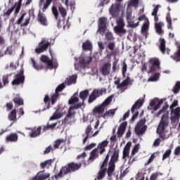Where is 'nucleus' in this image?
Returning a JSON list of instances; mask_svg holds the SVG:
<instances>
[{"label": "nucleus", "mask_w": 180, "mask_h": 180, "mask_svg": "<svg viewBox=\"0 0 180 180\" xmlns=\"http://www.w3.org/2000/svg\"><path fill=\"white\" fill-rule=\"evenodd\" d=\"M172 152V150H171V149L166 150L165 153L162 155V160L164 161V160H167V158H168V157H169L171 155Z\"/></svg>", "instance_id": "nucleus-61"}, {"label": "nucleus", "mask_w": 180, "mask_h": 180, "mask_svg": "<svg viewBox=\"0 0 180 180\" xmlns=\"http://www.w3.org/2000/svg\"><path fill=\"white\" fill-rule=\"evenodd\" d=\"M115 95H111L108 96L104 102H103L102 105L105 108V106H108V105H110V103L112 102V100L113 99Z\"/></svg>", "instance_id": "nucleus-48"}, {"label": "nucleus", "mask_w": 180, "mask_h": 180, "mask_svg": "<svg viewBox=\"0 0 180 180\" xmlns=\"http://www.w3.org/2000/svg\"><path fill=\"white\" fill-rule=\"evenodd\" d=\"M81 168H82V162H70L65 166L61 167L59 173L55 174V179H60V178H63V176H65V175H68V174H72V172L79 171Z\"/></svg>", "instance_id": "nucleus-1"}, {"label": "nucleus", "mask_w": 180, "mask_h": 180, "mask_svg": "<svg viewBox=\"0 0 180 180\" xmlns=\"http://www.w3.org/2000/svg\"><path fill=\"white\" fill-rule=\"evenodd\" d=\"M164 25V23L162 22H155V27L156 30V33L158 34H163L164 31H162V26Z\"/></svg>", "instance_id": "nucleus-39"}, {"label": "nucleus", "mask_w": 180, "mask_h": 180, "mask_svg": "<svg viewBox=\"0 0 180 180\" xmlns=\"http://www.w3.org/2000/svg\"><path fill=\"white\" fill-rule=\"evenodd\" d=\"M180 91V82H176L174 86L172 89L174 94H178Z\"/></svg>", "instance_id": "nucleus-56"}, {"label": "nucleus", "mask_w": 180, "mask_h": 180, "mask_svg": "<svg viewBox=\"0 0 180 180\" xmlns=\"http://www.w3.org/2000/svg\"><path fill=\"white\" fill-rule=\"evenodd\" d=\"M126 127H127V122H124L120 124L117 132L118 137H122L123 134H124V131H126Z\"/></svg>", "instance_id": "nucleus-24"}, {"label": "nucleus", "mask_w": 180, "mask_h": 180, "mask_svg": "<svg viewBox=\"0 0 180 180\" xmlns=\"http://www.w3.org/2000/svg\"><path fill=\"white\" fill-rule=\"evenodd\" d=\"M79 102V98H78V93H75L73 96L69 99V105H75Z\"/></svg>", "instance_id": "nucleus-38"}, {"label": "nucleus", "mask_w": 180, "mask_h": 180, "mask_svg": "<svg viewBox=\"0 0 180 180\" xmlns=\"http://www.w3.org/2000/svg\"><path fill=\"white\" fill-rule=\"evenodd\" d=\"M106 40H113V34L110 32H108L105 34Z\"/></svg>", "instance_id": "nucleus-63"}, {"label": "nucleus", "mask_w": 180, "mask_h": 180, "mask_svg": "<svg viewBox=\"0 0 180 180\" xmlns=\"http://www.w3.org/2000/svg\"><path fill=\"white\" fill-rule=\"evenodd\" d=\"M106 171H108V169L106 167H102L100 166V170L98 171L97 174V177L94 179V180H102L105 176H106Z\"/></svg>", "instance_id": "nucleus-26"}, {"label": "nucleus", "mask_w": 180, "mask_h": 180, "mask_svg": "<svg viewBox=\"0 0 180 180\" xmlns=\"http://www.w3.org/2000/svg\"><path fill=\"white\" fill-rule=\"evenodd\" d=\"M65 88V85L64 84H61L57 86V88L55 90V93L60 94L59 92H62Z\"/></svg>", "instance_id": "nucleus-59"}, {"label": "nucleus", "mask_w": 180, "mask_h": 180, "mask_svg": "<svg viewBox=\"0 0 180 180\" xmlns=\"http://www.w3.org/2000/svg\"><path fill=\"white\" fill-rule=\"evenodd\" d=\"M18 140H19V136L17 133H11L5 139L6 143H16Z\"/></svg>", "instance_id": "nucleus-20"}, {"label": "nucleus", "mask_w": 180, "mask_h": 180, "mask_svg": "<svg viewBox=\"0 0 180 180\" xmlns=\"http://www.w3.org/2000/svg\"><path fill=\"white\" fill-rule=\"evenodd\" d=\"M119 149H115L113 152V154L111 156L110 163L111 164H116L117 161H119Z\"/></svg>", "instance_id": "nucleus-29"}, {"label": "nucleus", "mask_w": 180, "mask_h": 180, "mask_svg": "<svg viewBox=\"0 0 180 180\" xmlns=\"http://www.w3.org/2000/svg\"><path fill=\"white\" fill-rule=\"evenodd\" d=\"M26 130H30L29 136L31 139H36L41 135V130H43V126L27 127Z\"/></svg>", "instance_id": "nucleus-11"}, {"label": "nucleus", "mask_w": 180, "mask_h": 180, "mask_svg": "<svg viewBox=\"0 0 180 180\" xmlns=\"http://www.w3.org/2000/svg\"><path fill=\"white\" fill-rule=\"evenodd\" d=\"M92 49H94V47L89 40H86L82 44V50H84V51H92Z\"/></svg>", "instance_id": "nucleus-32"}, {"label": "nucleus", "mask_w": 180, "mask_h": 180, "mask_svg": "<svg viewBox=\"0 0 180 180\" xmlns=\"http://www.w3.org/2000/svg\"><path fill=\"white\" fill-rule=\"evenodd\" d=\"M50 178V174H40L39 172L35 176L32 177L30 180H46Z\"/></svg>", "instance_id": "nucleus-31"}, {"label": "nucleus", "mask_w": 180, "mask_h": 180, "mask_svg": "<svg viewBox=\"0 0 180 180\" xmlns=\"http://www.w3.org/2000/svg\"><path fill=\"white\" fill-rule=\"evenodd\" d=\"M98 157H99L98 149L95 148L91 152L89 160V161H94L95 159L98 158Z\"/></svg>", "instance_id": "nucleus-43"}, {"label": "nucleus", "mask_w": 180, "mask_h": 180, "mask_svg": "<svg viewBox=\"0 0 180 180\" xmlns=\"http://www.w3.org/2000/svg\"><path fill=\"white\" fill-rule=\"evenodd\" d=\"M51 164H53V160H47L44 162H41L40 168H41V169H44V168H50Z\"/></svg>", "instance_id": "nucleus-41"}, {"label": "nucleus", "mask_w": 180, "mask_h": 180, "mask_svg": "<svg viewBox=\"0 0 180 180\" xmlns=\"http://www.w3.org/2000/svg\"><path fill=\"white\" fill-rule=\"evenodd\" d=\"M171 117L170 120L172 123L176 122V121L179 120L180 117V107H177L175 109H171Z\"/></svg>", "instance_id": "nucleus-17"}, {"label": "nucleus", "mask_w": 180, "mask_h": 180, "mask_svg": "<svg viewBox=\"0 0 180 180\" xmlns=\"http://www.w3.org/2000/svg\"><path fill=\"white\" fill-rule=\"evenodd\" d=\"M120 12V5L115 4H112L110 8V13L113 18H117Z\"/></svg>", "instance_id": "nucleus-18"}, {"label": "nucleus", "mask_w": 180, "mask_h": 180, "mask_svg": "<svg viewBox=\"0 0 180 180\" xmlns=\"http://www.w3.org/2000/svg\"><path fill=\"white\" fill-rule=\"evenodd\" d=\"M139 148H140V146L139 144H136L134 146V148L131 150L130 157L131 158H133V157H134V155H136V153H139Z\"/></svg>", "instance_id": "nucleus-53"}, {"label": "nucleus", "mask_w": 180, "mask_h": 180, "mask_svg": "<svg viewBox=\"0 0 180 180\" xmlns=\"http://www.w3.org/2000/svg\"><path fill=\"white\" fill-rule=\"evenodd\" d=\"M159 42H160L159 49L161 53H162V54H165V51H167V54L169 55V51H171V50L165 47V43H166L165 39L164 38H160L159 39Z\"/></svg>", "instance_id": "nucleus-22"}, {"label": "nucleus", "mask_w": 180, "mask_h": 180, "mask_svg": "<svg viewBox=\"0 0 180 180\" xmlns=\"http://www.w3.org/2000/svg\"><path fill=\"white\" fill-rule=\"evenodd\" d=\"M169 124V118L168 117V113L164 114L162 116V118L160 120V122L157 127V133L159 134V136L160 139H162V140H165L167 136H165V129L168 127Z\"/></svg>", "instance_id": "nucleus-2"}, {"label": "nucleus", "mask_w": 180, "mask_h": 180, "mask_svg": "<svg viewBox=\"0 0 180 180\" xmlns=\"http://www.w3.org/2000/svg\"><path fill=\"white\" fill-rule=\"evenodd\" d=\"M52 13L54 15L56 20H58V16L60 13H58V9L57 8V6H52Z\"/></svg>", "instance_id": "nucleus-49"}, {"label": "nucleus", "mask_w": 180, "mask_h": 180, "mask_svg": "<svg viewBox=\"0 0 180 180\" xmlns=\"http://www.w3.org/2000/svg\"><path fill=\"white\" fill-rule=\"evenodd\" d=\"M51 46V42L42 39L41 41L39 42L38 47L35 49L34 51L37 54H41V53H44V51H47L49 47Z\"/></svg>", "instance_id": "nucleus-7"}, {"label": "nucleus", "mask_w": 180, "mask_h": 180, "mask_svg": "<svg viewBox=\"0 0 180 180\" xmlns=\"http://www.w3.org/2000/svg\"><path fill=\"white\" fill-rule=\"evenodd\" d=\"M57 126V122L50 124L48 123L46 125H42V131H47V130H54Z\"/></svg>", "instance_id": "nucleus-37"}, {"label": "nucleus", "mask_w": 180, "mask_h": 180, "mask_svg": "<svg viewBox=\"0 0 180 180\" xmlns=\"http://www.w3.org/2000/svg\"><path fill=\"white\" fill-rule=\"evenodd\" d=\"M111 67H112V65L110 64V63H104L102 65L101 69V72L102 75H104L105 77H106V75H109V74H110Z\"/></svg>", "instance_id": "nucleus-19"}, {"label": "nucleus", "mask_w": 180, "mask_h": 180, "mask_svg": "<svg viewBox=\"0 0 180 180\" xmlns=\"http://www.w3.org/2000/svg\"><path fill=\"white\" fill-rule=\"evenodd\" d=\"M65 143V140L64 139H57L56 141H53V150H56L60 147V146H63Z\"/></svg>", "instance_id": "nucleus-44"}, {"label": "nucleus", "mask_w": 180, "mask_h": 180, "mask_svg": "<svg viewBox=\"0 0 180 180\" xmlns=\"http://www.w3.org/2000/svg\"><path fill=\"white\" fill-rule=\"evenodd\" d=\"M94 113H104L105 112V107L101 104V105H98V107H96L94 109Z\"/></svg>", "instance_id": "nucleus-47"}, {"label": "nucleus", "mask_w": 180, "mask_h": 180, "mask_svg": "<svg viewBox=\"0 0 180 180\" xmlns=\"http://www.w3.org/2000/svg\"><path fill=\"white\" fill-rule=\"evenodd\" d=\"M23 0H19L18 2L15 3L13 7L8 9L6 13V16H9L11 13L15 11V15H18L20 12V8H22V1Z\"/></svg>", "instance_id": "nucleus-15"}, {"label": "nucleus", "mask_w": 180, "mask_h": 180, "mask_svg": "<svg viewBox=\"0 0 180 180\" xmlns=\"http://www.w3.org/2000/svg\"><path fill=\"white\" fill-rule=\"evenodd\" d=\"M54 150L53 146H49L44 151V154H49L51 151H54Z\"/></svg>", "instance_id": "nucleus-64"}, {"label": "nucleus", "mask_w": 180, "mask_h": 180, "mask_svg": "<svg viewBox=\"0 0 180 180\" xmlns=\"http://www.w3.org/2000/svg\"><path fill=\"white\" fill-rule=\"evenodd\" d=\"M127 85H133V79L129 76L119 86H117V89H120L121 92H124L127 89Z\"/></svg>", "instance_id": "nucleus-14"}, {"label": "nucleus", "mask_w": 180, "mask_h": 180, "mask_svg": "<svg viewBox=\"0 0 180 180\" xmlns=\"http://www.w3.org/2000/svg\"><path fill=\"white\" fill-rule=\"evenodd\" d=\"M131 15H132L131 8L127 7L126 18H127V22H130V20H131Z\"/></svg>", "instance_id": "nucleus-51"}, {"label": "nucleus", "mask_w": 180, "mask_h": 180, "mask_svg": "<svg viewBox=\"0 0 180 180\" xmlns=\"http://www.w3.org/2000/svg\"><path fill=\"white\" fill-rule=\"evenodd\" d=\"M146 124V119L140 120L134 128L135 134L136 136H143L147 131V125Z\"/></svg>", "instance_id": "nucleus-4"}, {"label": "nucleus", "mask_w": 180, "mask_h": 180, "mask_svg": "<svg viewBox=\"0 0 180 180\" xmlns=\"http://www.w3.org/2000/svg\"><path fill=\"white\" fill-rule=\"evenodd\" d=\"M51 2H53V0H46V3L44 4V7L42 8L43 12H46L47 11V8L51 5Z\"/></svg>", "instance_id": "nucleus-60"}, {"label": "nucleus", "mask_w": 180, "mask_h": 180, "mask_svg": "<svg viewBox=\"0 0 180 180\" xmlns=\"http://www.w3.org/2000/svg\"><path fill=\"white\" fill-rule=\"evenodd\" d=\"M115 111L113 109L109 110L107 111L103 115V117L105 119V117H109V116H113L115 115Z\"/></svg>", "instance_id": "nucleus-58"}, {"label": "nucleus", "mask_w": 180, "mask_h": 180, "mask_svg": "<svg viewBox=\"0 0 180 180\" xmlns=\"http://www.w3.org/2000/svg\"><path fill=\"white\" fill-rule=\"evenodd\" d=\"M131 6L137 8V6H139V0H129L127 4V8H130Z\"/></svg>", "instance_id": "nucleus-50"}, {"label": "nucleus", "mask_w": 180, "mask_h": 180, "mask_svg": "<svg viewBox=\"0 0 180 180\" xmlns=\"http://www.w3.org/2000/svg\"><path fill=\"white\" fill-rule=\"evenodd\" d=\"M109 144V141L107 140L103 141L101 143H98L97 146V151L98 150L99 154L102 155L106 151V147Z\"/></svg>", "instance_id": "nucleus-21"}, {"label": "nucleus", "mask_w": 180, "mask_h": 180, "mask_svg": "<svg viewBox=\"0 0 180 180\" xmlns=\"http://www.w3.org/2000/svg\"><path fill=\"white\" fill-rule=\"evenodd\" d=\"M89 95V90H88V89L81 91L79 93V96L80 99L82 100V103H82L83 105L84 103L85 102V100L86 99V98H88Z\"/></svg>", "instance_id": "nucleus-35"}, {"label": "nucleus", "mask_w": 180, "mask_h": 180, "mask_svg": "<svg viewBox=\"0 0 180 180\" xmlns=\"http://www.w3.org/2000/svg\"><path fill=\"white\" fill-rule=\"evenodd\" d=\"M91 131H92V126H91V124H89L87 126V127L85 130L86 136L83 139V144H85V143H86V141H88V139H89V134H91Z\"/></svg>", "instance_id": "nucleus-40"}, {"label": "nucleus", "mask_w": 180, "mask_h": 180, "mask_svg": "<svg viewBox=\"0 0 180 180\" xmlns=\"http://www.w3.org/2000/svg\"><path fill=\"white\" fill-rule=\"evenodd\" d=\"M77 78H78V76L77 75L69 76L68 77H67L65 82V84H67V85H71L72 84H75L77 82Z\"/></svg>", "instance_id": "nucleus-34"}, {"label": "nucleus", "mask_w": 180, "mask_h": 180, "mask_svg": "<svg viewBox=\"0 0 180 180\" xmlns=\"http://www.w3.org/2000/svg\"><path fill=\"white\" fill-rule=\"evenodd\" d=\"M25 69L22 68L20 70L19 72L14 76V79L12 81L11 84L12 85H16V86L23 84H25Z\"/></svg>", "instance_id": "nucleus-6"}, {"label": "nucleus", "mask_w": 180, "mask_h": 180, "mask_svg": "<svg viewBox=\"0 0 180 180\" xmlns=\"http://www.w3.org/2000/svg\"><path fill=\"white\" fill-rule=\"evenodd\" d=\"M25 16H26L25 13H22L20 15V17L18 19L15 25H20L21 27L27 26V25H29V22H30V18H27L25 22L22 24V22H23V19H25Z\"/></svg>", "instance_id": "nucleus-23"}, {"label": "nucleus", "mask_w": 180, "mask_h": 180, "mask_svg": "<svg viewBox=\"0 0 180 180\" xmlns=\"http://www.w3.org/2000/svg\"><path fill=\"white\" fill-rule=\"evenodd\" d=\"M79 108H82V103H77L73 106H71L68 110V114L66 115V117L62 120V123L63 124H72L73 123H75V111L74 109H79Z\"/></svg>", "instance_id": "nucleus-3"}, {"label": "nucleus", "mask_w": 180, "mask_h": 180, "mask_svg": "<svg viewBox=\"0 0 180 180\" xmlns=\"http://www.w3.org/2000/svg\"><path fill=\"white\" fill-rule=\"evenodd\" d=\"M12 101L15 103V106H22V105H24L23 98H22L19 94H16Z\"/></svg>", "instance_id": "nucleus-28"}, {"label": "nucleus", "mask_w": 180, "mask_h": 180, "mask_svg": "<svg viewBox=\"0 0 180 180\" xmlns=\"http://www.w3.org/2000/svg\"><path fill=\"white\" fill-rule=\"evenodd\" d=\"M149 70H148V74L150 72H155V71L160 70V65H161V63L160 62V59L158 58H151L149 59Z\"/></svg>", "instance_id": "nucleus-5"}, {"label": "nucleus", "mask_w": 180, "mask_h": 180, "mask_svg": "<svg viewBox=\"0 0 180 180\" xmlns=\"http://www.w3.org/2000/svg\"><path fill=\"white\" fill-rule=\"evenodd\" d=\"M37 19L42 26H47V17H46V14L41 13V11H39Z\"/></svg>", "instance_id": "nucleus-27"}, {"label": "nucleus", "mask_w": 180, "mask_h": 180, "mask_svg": "<svg viewBox=\"0 0 180 180\" xmlns=\"http://www.w3.org/2000/svg\"><path fill=\"white\" fill-rule=\"evenodd\" d=\"M124 26H126L124 20H123L122 18H119L118 20H117V26L114 27L115 33H119L120 34H126Z\"/></svg>", "instance_id": "nucleus-12"}, {"label": "nucleus", "mask_w": 180, "mask_h": 180, "mask_svg": "<svg viewBox=\"0 0 180 180\" xmlns=\"http://www.w3.org/2000/svg\"><path fill=\"white\" fill-rule=\"evenodd\" d=\"M168 108H169V105L168 104H166L165 106L162 107L161 110L158 111V115H160L162 113H164V112H167V110H168Z\"/></svg>", "instance_id": "nucleus-62"}, {"label": "nucleus", "mask_w": 180, "mask_h": 180, "mask_svg": "<svg viewBox=\"0 0 180 180\" xmlns=\"http://www.w3.org/2000/svg\"><path fill=\"white\" fill-rule=\"evenodd\" d=\"M8 120L12 122H16V109H13L9 114H8Z\"/></svg>", "instance_id": "nucleus-45"}, {"label": "nucleus", "mask_w": 180, "mask_h": 180, "mask_svg": "<svg viewBox=\"0 0 180 180\" xmlns=\"http://www.w3.org/2000/svg\"><path fill=\"white\" fill-rule=\"evenodd\" d=\"M108 22V18L106 17H101L98 20V27L97 32L100 34H105L106 32V23Z\"/></svg>", "instance_id": "nucleus-13"}, {"label": "nucleus", "mask_w": 180, "mask_h": 180, "mask_svg": "<svg viewBox=\"0 0 180 180\" xmlns=\"http://www.w3.org/2000/svg\"><path fill=\"white\" fill-rule=\"evenodd\" d=\"M143 103H144V100H143V99L137 100L131 108V113H134L136 109H137V108L140 109V107L143 106Z\"/></svg>", "instance_id": "nucleus-30"}, {"label": "nucleus", "mask_w": 180, "mask_h": 180, "mask_svg": "<svg viewBox=\"0 0 180 180\" xmlns=\"http://www.w3.org/2000/svg\"><path fill=\"white\" fill-rule=\"evenodd\" d=\"M58 11L62 18H65V16H67V10H65V8L63 7V6H60L58 7Z\"/></svg>", "instance_id": "nucleus-52"}, {"label": "nucleus", "mask_w": 180, "mask_h": 180, "mask_svg": "<svg viewBox=\"0 0 180 180\" xmlns=\"http://www.w3.org/2000/svg\"><path fill=\"white\" fill-rule=\"evenodd\" d=\"M115 168H116V165L114 163L108 162V168L106 171L108 176L110 177L112 175H113V172H115Z\"/></svg>", "instance_id": "nucleus-36"}, {"label": "nucleus", "mask_w": 180, "mask_h": 180, "mask_svg": "<svg viewBox=\"0 0 180 180\" xmlns=\"http://www.w3.org/2000/svg\"><path fill=\"white\" fill-rule=\"evenodd\" d=\"M60 99V94L55 93L53 94L50 98V96L46 95L44 98V102L46 106V109H50V101L51 102V105H55L57 103V101Z\"/></svg>", "instance_id": "nucleus-8"}, {"label": "nucleus", "mask_w": 180, "mask_h": 180, "mask_svg": "<svg viewBox=\"0 0 180 180\" xmlns=\"http://www.w3.org/2000/svg\"><path fill=\"white\" fill-rule=\"evenodd\" d=\"M148 27H150V21L145 22L141 27V33L143 34H147V30H148Z\"/></svg>", "instance_id": "nucleus-46"}, {"label": "nucleus", "mask_w": 180, "mask_h": 180, "mask_svg": "<svg viewBox=\"0 0 180 180\" xmlns=\"http://www.w3.org/2000/svg\"><path fill=\"white\" fill-rule=\"evenodd\" d=\"M109 161V153H108L102 162V164L100 165L101 166V168H106L108 167V162Z\"/></svg>", "instance_id": "nucleus-57"}, {"label": "nucleus", "mask_w": 180, "mask_h": 180, "mask_svg": "<svg viewBox=\"0 0 180 180\" xmlns=\"http://www.w3.org/2000/svg\"><path fill=\"white\" fill-rule=\"evenodd\" d=\"M11 75L12 74H7V75H3L1 79L2 82L0 80V89H2L4 86H6V85L9 84V77H11Z\"/></svg>", "instance_id": "nucleus-25"}, {"label": "nucleus", "mask_w": 180, "mask_h": 180, "mask_svg": "<svg viewBox=\"0 0 180 180\" xmlns=\"http://www.w3.org/2000/svg\"><path fill=\"white\" fill-rule=\"evenodd\" d=\"M92 63V57L86 56L83 58H80L78 63H75V70H79L80 68H85L88 64H91ZM79 65V67L78 66Z\"/></svg>", "instance_id": "nucleus-10"}, {"label": "nucleus", "mask_w": 180, "mask_h": 180, "mask_svg": "<svg viewBox=\"0 0 180 180\" xmlns=\"http://www.w3.org/2000/svg\"><path fill=\"white\" fill-rule=\"evenodd\" d=\"M166 21L167 23V28L172 30L174 28L172 27V18H171V13H167L166 14Z\"/></svg>", "instance_id": "nucleus-42"}, {"label": "nucleus", "mask_w": 180, "mask_h": 180, "mask_svg": "<svg viewBox=\"0 0 180 180\" xmlns=\"http://www.w3.org/2000/svg\"><path fill=\"white\" fill-rule=\"evenodd\" d=\"M176 45L177 46V51L171 56V58H173L174 61L177 63L180 61V45H178V41H176Z\"/></svg>", "instance_id": "nucleus-33"}, {"label": "nucleus", "mask_w": 180, "mask_h": 180, "mask_svg": "<svg viewBox=\"0 0 180 180\" xmlns=\"http://www.w3.org/2000/svg\"><path fill=\"white\" fill-rule=\"evenodd\" d=\"M57 112H58V109H57L56 112L53 114L49 120H56V119H60V117H61V113H58Z\"/></svg>", "instance_id": "nucleus-54"}, {"label": "nucleus", "mask_w": 180, "mask_h": 180, "mask_svg": "<svg viewBox=\"0 0 180 180\" xmlns=\"http://www.w3.org/2000/svg\"><path fill=\"white\" fill-rule=\"evenodd\" d=\"M31 61L32 63V67H34L35 68V70H43V66L38 65L36 63V60H34V59H33V58H31Z\"/></svg>", "instance_id": "nucleus-55"}, {"label": "nucleus", "mask_w": 180, "mask_h": 180, "mask_svg": "<svg viewBox=\"0 0 180 180\" xmlns=\"http://www.w3.org/2000/svg\"><path fill=\"white\" fill-rule=\"evenodd\" d=\"M40 60L42 63H44V64H47V67L48 68H50V70H53L58 67V64H53V60H50L46 55H42Z\"/></svg>", "instance_id": "nucleus-16"}, {"label": "nucleus", "mask_w": 180, "mask_h": 180, "mask_svg": "<svg viewBox=\"0 0 180 180\" xmlns=\"http://www.w3.org/2000/svg\"><path fill=\"white\" fill-rule=\"evenodd\" d=\"M103 94H106V89L105 88L94 89L89 97V103H92L94 101H96L97 98H99Z\"/></svg>", "instance_id": "nucleus-9"}]
</instances>
